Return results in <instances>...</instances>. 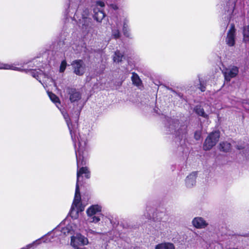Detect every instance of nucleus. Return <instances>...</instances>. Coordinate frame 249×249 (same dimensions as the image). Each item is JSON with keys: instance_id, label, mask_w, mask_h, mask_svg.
I'll list each match as a JSON object with an SVG mask.
<instances>
[{"instance_id": "obj_1", "label": "nucleus", "mask_w": 249, "mask_h": 249, "mask_svg": "<svg viewBox=\"0 0 249 249\" xmlns=\"http://www.w3.org/2000/svg\"><path fill=\"white\" fill-rule=\"evenodd\" d=\"M48 95L53 102L57 107L59 108L67 123L69 128L71 138L73 142L77 160V168L81 166L86 164L88 157V147L87 145V138L85 135H81L77 133V129L78 124L76 121L80 113V111L77 112L75 117V122L73 124L71 123V119L68 114L63 110H61L59 105L60 103L59 99L52 92H48Z\"/></svg>"}, {"instance_id": "obj_2", "label": "nucleus", "mask_w": 249, "mask_h": 249, "mask_svg": "<svg viewBox=\"0 0 249 249\" xmlns=\"http://www.w3.org/2000/svg\"><path fill=\"white\" fill-rule=\"evenodd\" d=\"M83 174H85V176L87 178H90V172L87 167H82L78 169L77 171V182L75 196L69 213L70 216L73 219H77L78 217L79 213L84 210L85 207L82 205L81 202V195L79 188L81 176Z\"/></svg>"}, {"instance_id": "obj_3", "label": "nucleus", "mask_w": 249, "mask_h": 249, "mask_svg": "<svg viewBox=\"0 0 249 249\" xmlns=\"http://www.w3.org/2000/svg\"><path fill=\"white\" fill-rule=\"evenodd\" d=\"M76 229V226L73 223L71 222L65 227H63L61 224L51 232H49L45 237H43L41 239H39L34 241L33 243L29 244L26 247L22 248L21 249H29L34 245H37L40 244L41 240H44V242H51L55 241V239L53 240L54 238L62 236L63 235H67L68 234H72L74 233Z\"/></svg>"}, {"instance_id": "obj_4", "label": "nucleus", "mask_w": 249, "mask_h": 249, "mask_svg": "<svg viewBox=\"0 0 249 249\" xmlns=\"http://www.w3.org/2000/svg\"><path fill=\"white\" fill-rule=\"evenodd\" d=\"M167 127L169 131L179 137L183 138L187 132V125L185 124H180L179 127L178 121L177 119L169 118L167 120Z\"/></svg>"}, {"instance_id": "obj_5", "label": "nucleus", "mask_w": 249, "mask_h": 249, "mask_svg": "<svg viewBox=\"0 0 249 249\" xmlns=\"http://www.w3.org/2000/svg\"><path fill=\"white\" fill-rule=\"evenodd\" d=\"M102 209V206L99 204L92 205L87 209L86 213L90 222L97 223L100 221L99 214H100Z\"/></svg>"}, {"instance_id": "obj_6", "label": "nucleus", "mask_w": 249, "mask_h": 249, "mask_svg": "<svg viewBox=\"0 0 249 249\" xmlns=\"http://www.w3.org/2000/svg\"><path fill=\"white\" fill-rule=\"evenodd\" d=\"M219 137V131H214L209 134L204 142L203 149L206 151L211 149L218 142Z\"/></svg>"}, {"instance_id": "obj_7", "label": "nucleus", "mask_w": 249, "mask_h": 249, "mask_svg": "<svg viewBox=\"0 0 249 249\" xmlns=\"http://www.w3.org/2000/svg\"><path fill=\"white\" fill-rule=\"evenodd\" d=\"M105 4L104 2L98 0L96 2V7L93 10V18L98 22H101L105 17L103 8Z\"/></svg>"}, {"instance_id": "obj_8", "label": "nucleus", "mask_w": 249, "mask_h": 249, "mask_svg": "<svg viewBox=\"0 0 249 249\" xmlns=\"http://www.w3.org/2000/svg\"><path fill=\"white\" fill-rule=\"evenodd\" d=\"M89 243L88 239L80 233L76 234L75 236L71 237V245L74 249L80 248L79 246L87 245Z\"/></svg>"}, {"instance_id": "obj_9", "label": "nucleus", "mask_w": 249, "mask_h": 249, "mask_svg": "<svg viewBox=\"0 0 249 249\" xmlns=\"http://www.w3.org/2000/svg\"><path fill=\"white\" fill-rule=\"evenodd\" d=\"M222 72L225 81L230 82L231 79L235 77L237 75L239 72V69L237 67L234 66H230L224 69L222 71Z\"/></svg>"}, {"instance_id": "obj_10", "label": "nucleus", "mask_w": 249, "mask_h": 249, "mask_svg": "<svg viewBox=\"0 0 249 249\" xmlns=\"http://www.w3.org/2000/svg\"><path fill=\"white\" fill-rule=\"evenodd\" d=\"M236 30L234 25L231 24L230 29L228 30L225 38V42L229 47H232L235 42Z\"/></svg>"}, {"instance_id": "obj_11", "label": "nucleus", "mask_w": 249, "mask_h": 249, "mask_svg": "<svg viewBox=\"0 0 249 249\" xmlns=\"http://www.w3.org/2000/svg\"><path fill=\"white\" fill-rule=\"evenodd\" d=\"M74 73L77 75H82L85 71V65L82 60H75L71 63Z\"/></svg>"}, {"instance_id": "obj_12", "label": "nucleus", "mask_w": 249, "mask_h": 249, "mask_svg": "<svg viewBox=\"0 0 249 249\" xmlns=\"http://www.w3.org/2000/svg\"><path fill=\"white\" fill-rule=\"evenodd\" d=\"M67 92L70 100L72 103H78L81 99V92L75 89L68 88Z\"/></svg>"}, {"instance_id": "obj_13", "label": "nucleus", "mask_w": 249, "mask_h": 249, "mask_svg": "<svg viewBox=\"0 0 249 249\" xmlns=\"http://www.w3.org/2000/svg\"><path fill=\"white\" fill-rule=\"evenodd\" d=\"M192 223L195 228L199 229H205L208 225V223L202 217H195Z\"/></svg>"}, {"instance_id": "obj_14", "label": "nucleus", "mask_w": 249, "mask_h": 249, "mask_svg": "<svg viewBox=\"0 0 249 249\" xmlns=\"http://www.w3.org/2000/svg\"><path fill=\"white\" fill-rule=\"evenodd\" d=\"M196 172H193L186 177L185 184L187 187L192 188L196 184Z\"/></svg>"}, {"instance_id": "obj_15", "label": "nucleus", "mask_w": 249, "mask_h": 249, "mask_svg": "<svg viewBox=\"0 0 249 249\" xmlns=\"http://www.w3.org/2000/svg\"><path fill=\"white\" fill-rule=\"evenodd\" d=\"M78 20L79 26H81L82 29L85 31H88L90 23V19L86 17L83 16L82 18L79 19Z\"/></svg>"}, {"instance_id": "obj_16", "label": "nucleus", "mask_w": 249, "mask_h": 249, "mask_svg": "<svg viewBox=\"0 0 249 249\" xmlns=\"http://www.w3.org/2000/svg\"><path fill=\"white\" fill-rule=\"evenodd\" d=\"M30 73L33 77L35 78L43 85V84L41 82V78L44 77L45 74L41 70L39 69L37 70H33L30 71Z\"/></svg>"}, {"instance_id": "obj_17", "label": "nucleus", "mask_w": 249, "mask_h": 249, "mask_svg": "<svg viewBox=\"0 0 249 249\" xmlns=\"http://www.w3.org/2000/svg\"><path fill=\"white\" fill-rule=\"evenodd\" d=\"M17 65H19L18 64L14 63L13 64H4L0 62V69L12 70L15 71H20V68L16 67ZM20 65L22 67L21 63Z\"/></svg>"}, {"instance_id": "obj_18", "label": "nucleus", "mask_w": 249, "mask_h": 249, "mask_svg": "<svg viewBox=\"0 0 249 249\" xmlns=\"http://www.w3.org/2000/svg\"><path fill=\"white\" fill-rule=\"evenodd\" d=\"M237 0H229V6L228 9L227 10V14L228 16L227 18L228 20H230L231 18V15L233 13L234 8L235 6V3Z\"/></svg>"}, {"instance_id": "obj_19", "label": "nucleus", "mask_w": 249, "mask_h": 249, "mask_svg": "<svg viewBox=\"0 0 249 249\" xmlns=\"http://www.w3.org/2000/svg\"><path fill=\"white\" fill-rule=\"evenodd\" d=\"M128 23L129 20L126 18H124L123 20V31L124 35L128 37H130L131 34L129 32V29L128 28Z\"/></svg>"}, {"instance_id": "obj_20", "label": "nucleus", "mask_w": 249, "mask_h": 249, "mask_svg": "<svg viewBox=\"0 0 249 249\" xmlns=\"http://www.w3.org/2000/svg\"><path fill=\"white\" fill-rule=\"evenodd\" d=\"M121 26V23L119 21L116 22V27H112V36L115 39L118 38L120 36V33L119 28Z\"/></svg>"}, {"instance_id": "obj_21", "label": "nucleus", "mask_w": 249, "mask_h": 249, "mask_svg": "<svg viewBox=\"0 0 249 249\" xmlns=\"http://www.w3.org/2000/svg\"><path fill=\"white\" fill-rule=\"evenodd\" d=\"M243 41L246 44H249V25H245L243 30Z\"/></svg>"}, {"instance_id": "obj_22", "label": "nucleus", "mask_w": 249, "mask_h": 249, "mask_svg": "<svg viewBox=\"0 0 249 249\" xmlns=\"http://www.w3.org/2000/svg\"><path fill=\"white\" fill-rule=\"evenodd\" d=\"M155 249H175V247L172 243H163L157 245Z\"/></svg>"}, {"instance_id": "obj_23", "label": "nucleus", "mask_w": 249, "mask_h": 249, "mask_svg": "<svg viewBox=\"0 0 249 249\" xmlns=\"http://www.w3.org/2000/svg\"><path fill=\"white\" fill-rule=\"evenodd\" d=\"M231 148V144L230 143L226 142H222L219 144V149L220 151L227 152Z\"/></svg>"}, {"instance_id": "obj_24", "label": "nucleus", "mask_w": 249, "mask_h": 249, "mask_svg": "<svg viewBox=\"0 0 249 249\" xmlns=\"http://www.w3.org/2000/svg\"><path fill=\"white\" fill-rule=\"evenodd\" d=\"M124 57V55L119 51H117L113 56V60L114 62L119 63L122 60Z\"/></svg>"}, {"instance_id": "obj_25", "label": "nucleus", "mask_w": 249, "mask_h": 249, "mask_svg": "<svg viewBox=\"0 0 249 249\" xmlns=\"http://www.w3.org/2000/svg\"><path fill=\"white\" fill-rule=\"evenodd\" d=\"M131 76V80L133 83L136 86H140L142 83L141 80L137 74L132 72Z\"/></svg>"}, {"instance_id": "obj_26", "label": "nucleus", "mask_w": 249, "mask_h": 249, "mask_svg": "<svg viewBox=\"0 0 249 249\" xmlns=\"http://www.w3.org/2000/svg\"><path fill=\"white\" fill-rule=\"evenodd\" d=\"M195 112L199 116L204 118L207 117V115L205 113L204 109L200 106H196L194 108Z\"/></svg>"}, {"instance_id": "obj_27", "label": "nucleus", "mask_w": 249, "mask_h": 249, "mask_svg": "<svg viewBox=\"0 0 249 249\" xmlns=\"http://www.w3.org/2000/svg\"><path fill=\"white\" fill-rule=\"evenodd\" d=\"M207 249H223L222 245L217 242L210 243Z\"/></svg>"}, {"instance_id": "obj_28", "label": "nucleus", "mask_w": 249, "mask_h": 249, "mask_svg": "<svg viewBox=\"0 0 249 249\" xmlns=\"http://www.w3.org/2000/svg\"><path fill=\"white\" fill-rule=\"evenodd\" d=\"M72 49L76 53H81L82 52H84L85 53H88V49L85 46V44H84L83 46H77L76 49L72 47Z\"/></svg>"}, {"instance_id": "obj_29", "label": "nucleus", "mask_w": 249, "mask_h": 249, "mask_svg": "<svg viewBox=\"0 0 249 249\" xmlns=\"http://www.w3.org/2000/svg\"><path fill=\"white\" fill-rule=\"evenodd\" d=\"M146 213H144L143 216L145 219L149 220L151 218V213L153 210L150 207H147L146 208Z\"/></svg>"}, {"instance_id": "obj_30", "label": "nucleus", "mask_w": 249, "mask_h": 249, "mask_svg": "<svg viewBox=\"0 0 249 249\" xmlns=\"http://www.w3.org/2000/svg\"><path fill=\"white\" fill-rule=\"evenodd\" d=\"M66 67H67L66 61L65 60H64L61 63V64L60 66L59 71L60 72H63L65 71V70L66 68Z\"/></svg>"}, {"instance_id": "obj_31", "label": "nucleus", "mask_w": 249, "mask_h": 249, "mask_svg": "<svg viewBox=\"0 0 249 249\" xmlns=\"http://www.w3.org/2000/svg\"><path fill=\"white\" fill-rule=\"evenodd\" d=\"M58 45L59 46H62V47L61 48L62 52H64V54L66 53V54L68 55V53H66V52L67 51V48L68 46L65 45L64 42L60 41L58 43Z\"/></svg>"}, {"instance_id": "obj_32", "label": "nucleus", "mask_w": 249, "mask_h": 249, "mask_svg": "<svg viewBox=\"0 0 249 249\" xmlns=\"http://www.w3.org/2000/svg\"><path fill=\"white\" fill-rule=\"evenodd\" d=\"M201 133L200 131H196L195 133L194 137L196 140H199L201 137Z\"/></svg>"}, {"instance_id": "obj_33", "label": "nucleus", "mask_w": 249, "mask_h": 249, "mask_svg": "<svg viewBox=\"0 0 249 249\" xmlns=\"http://www.w3.org/2000/svg\"><path fill=\"white\" fill-rule=\"evenodd\" d=\"M200 87L199 89L201 90V91H204L205 90L206 88L205 86L203 85V84L201 83L200 81Z\"/></svg>"}, {"instance_id": "obj_34", "label": "nucleus", "mask_w": 249, "mask_h": 249, "mask_svg": "<svg viewBox=\"0 0 249 249\" xmlns=\"http://www.w3.org/2000/svg\"><path fill=\"white\" fill-rule=\"evenodd\" d=\"M243 107L246 109L249 110V102H246L243 103Z\"/></svg>"}, {"instance_id": "obj_35", "label": "nucleus", "mask_w": 249, "mask_h": 249, "mask_svg": "<svg viewBox=\"0 0 249 249\" xmlns=\"http://www.w3.org/2000/svg\"><path fill=\"white\" fill-rule=\"evenodd\" d=\"M110 7L115 10H116L117 9H118V6L117 4H112L110 5Z\"/></svg>"}, {"instance_id": "obj_36", "label": "nucleus", "mask_w": 249, "mask_h": 249, "mask_svg": "<svg viewBox=\"0 0 249 249\" xmlns=\"http://www.w3.org/2000/svg\"><path fill=\"white\" fill-rule=\"evenodd\" d=\"M236 148L238 149V150H241V149H245V146L244 145H237Z\"/></svg>"}, {"instance_id": "obj_37", "label": "nucleus", "mask_w": 249, "mask_h": 249, "mask_svg": "<svg viewBox=\"0 0 249 249\" xmlns=\"http://www.w3.org/2000/svg\"><path fill=\"white\" fill-rule=\"evenodd\" d=\"M77 14H78V12L77 11V12H76V13L75 14V15H74V17H73V18H74L75 19H76V17H77Z\"/></svg>"}, {"instance_id": "obj_38", "label": "nucleus", "mask_w": 249, "mask_h": 249, "mask_svg": "<svg viewBox=\"0 0 249 249\" xmlns=\"http://www.w3.org/2000/svg\"><path fill=\"white\" fill-rule=\"evenodd\" d=\"M164 224H165L166 223H164L163 221H162V222H161L160 223V225H162V226H163V225H164Z\"/></svg>"}, {"instance_id": "obj_39", "label": "nucleus", "mask_w": 249, "mask_h": 249, "mask_svg": "<svg viewBox=\"0 0 249 249\" xmlns=\"http://www.w3.org/2000/svg\"><path fill=\"white\" fill-rule=\"evenodd\" d=\"M159 229H160V231H163L164 230L163 228L161 227V226H160Z\"/></svg>"}, {"instance_id": "obj_40", "label": "nucleus", "mask_w": 249, "mask_h": 249, "mask_svg": "<svg viewBox=\"0 0 249 249\" xmlns=\"http://www.w3.org/2000/svg\"><path fill=\"white\" fill-rule=\"evenodd\" d=\"M76 249H86L85 248H76Z\"/></svg>"}, {"instance_id": "obj_41", "label": "nucleus", "mask_w": 249, "mask_h": 249, "mask_svg": "<svg viewBox=\"0 0 249 249\" xmlns=\"http://www.w3.org/2000/svg\"><path fill=\"white\" fill-rule=\"evenodd\" d=\"M159 214H160V216L162 215V214H164V213H160Z\"/></svg>"}]
</instances>
